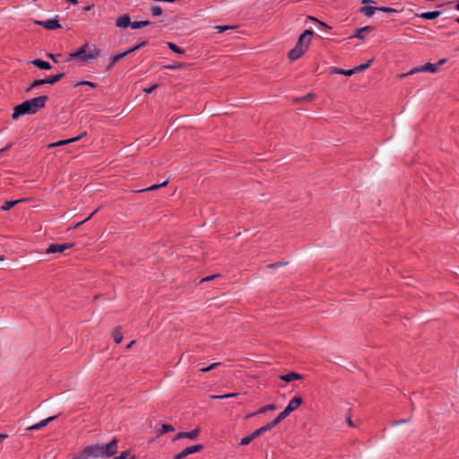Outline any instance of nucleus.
<instances>
[{"instance_id": "ea45409f", "label": "nucleus", "mask_w": 459, "mask_h": 459, "mask_svg": "<svg viewBox=\"0 0 459 459\" xmlns=\"http://www.w3.org/2000/svg\"><path fill=\"white\" fill-rule=\"evenodd\" d=\"M254 439H255V437H253V434L251 433L249 436H247V437H243L240 440L239 445L240 446H247V445H248Z\"/></svg>"}, {"instance_id": "bb28decb", "label": "nucleus", "mask_w": 459, "mask_h": 459, "mask_svg": "<svg viewBox=\"0 0 459 459\" xmlns=\"http://www.w3.org/2000/svg\"><path fill=\"white\" fill-rule=\"evenodd\" d=\"M22 202V200H15V201H6L2 206L1 210L3 211H8L11 208L14 207L18 203Z\"/></svg>"}, {"instance_id": "dca6fc26", "label": "nucleus", "mask_w": 459, "mask_h": 459, "mask_svg": "<svg viewBox=\"0 0 459 459\" xmlns=\"http://www.w3.org/2000/svg\"><path fill=\"white\" fill-rule=\"evenodd\" d=\"M84 135H86V132H84L81 135H78V136L74 137V138H70V139H67V140H62V141H58L56 143H50V144L48 145V148H52V147H56V146H61V145H65V144H67V143H71L78 141L79 139H81Z\"/></svg>"}, {"instance_id": "7c9ffc66", "label": "nucleus", "mask_w": 459, "mask_h": 459, "mask_svg": "<svg viewBox=\"0 0 459 459\" xmlns=\"http://www.w3.org/2000/svg\"><path fill=\"white\" fill-rule=\"evenodd\" d=\"M174 431H175V428L172 425L162 424L161 429L159 431V435H164L165 433L174 432Z\"/></svg>"}, {"instance_id": "5701e85b", "label": "nucleus", "mask_w": 459, "mask_h": 459, "mask_svg": "<svg viewBox=\"0 0 459 459\" xmlns=\"http://www.w3.org/2000/svg\"><path fill=\"white\" fill-rule=\"evenodd\" d=\"M331 74H343L345 76H351L355 74V71L352 69L349 70H343L342 68L333 67L331 68Z\"/></svg>"}, {"instance_id": "4be33fe9", "label": "nucleus", "mask_w": 459, "mask_h": 459, "mask_svg": "<svg viewBox=\"0 0 459 459\" xmlns=\"http://www.w3.org/2000/svg\"><path fill=\"white\" fill-rule=\"evenodd\" d=\"M378 7L366 5L359 9V13L364 14L367 17H371L376 11H377Z\"/></svg>"}, {"instance_id": "052dcab7", "label": "nucleus", "mask_w": 459, "mask_h": 459, "mask_svg": "<svg viewBox=\"0 0 459 459\" xmlns=\"http://www.w3.org/2000/svg\"><path fill=\"white\" fill-rule=\"evenodd\" d=\"M134 342H135V341H134V340L131 341V342L127 344L126 349H130V348L133 346V344H134Z\"/></svg>"}, {"instance_id": "f704fd0d", "label": "nucleus", "mask_w": 459, "mask_h": 459, "mask_svg": "<svg viewBox=\"0 0 459 459\" xmlns=\"http://www.w3.org/2000/svg\"><path fill=\"white\" fill-rule=\"evenodd\" d=\"M283 420V419H281L280 417V414L274 419L272 421L268 422L266 425V428H268V429H272L273 427H275L276 425H278L280 422H281Z\"/></svg>"}, {"instance_id": "79ce46f5", "label": "nucleus", "mask_w": 459, "mask_h": 459, "mask_svg": "<svg viewBox=\"0 0 459 459\" xmlns=\"http://www.w3.org/2000/svg\"><path fill=\"white\" fill-rule=\"evenodd\" d=\"M220 365H221V362H215V363H212V364H211L210 366H208L206 368H201L200 371L203 372V373L209 372L212 369L216 368Z\"/></svg>"}, {"instance_id": "e2e57ef3", "label": "nucleus", "mask_w": 459, "mask_h": 459, "mask_svg": "<svg viewBox=\"0 0 459 459\" xmlns=\"http://www.w3.org/2000/svg\"><path fill=\"white\" fill-rule=\"evenodd\" d=\"M68 3L72 4H77L78 2L77 0H66Z\"/></svg>"}, {"instance_id": "49530a36", "label": "nucleus", "mask_w": 459, "mask_h": 459, "mask_svg": "<svg viewBox=\"0 0 459 459\" xmlns=\"http://www.w3.org/2000/svg\"><path fill=\"white\" fill-rule=\"evenodd\" d=\"M287 264H288V262H277V263H274V264H269L267 265V268L268 269H273V268L280 267V266H282V265H286Z\"/></svg>"}, {"instance_id": "de8ad7c7", "label": "nucleus", "mask_w": 459, "mask_h": 459, "mask_svg": "<svg viewBox=\"0 0 459 459\" xmlns=\"http://www.w3.org/2000/svg\"><path fill=\"white\" fill-rule=\"evenodd\" d=\"M158 88V84H153L152 85L151 87H148V88H144L143 91L149 94V93H152L154 90H156Z\"/></svg>"}, {"instance_id": "69168bd1", "label": "nucleus", "mask_w": 459, "mask_h": 459, "mask_svg": "<svg viewBox=\"0 0 459 459\" xmlns=\"http://www.w3.org/2000/svg\"><path fill=\"white\" fill-rule=\"evenodd\" d=\"M319 23H320L324 28L330 29V27H329L327 24H325V22H319Z\"/></svg>"}, {"instance_id": "9d476101", "label": "nucleus", "mask_w": 459, "mask_h": 459, "mask_svg": "<svg viewBox=\"0 0 459 459\" xmlns=\"http://www.w3.org/2000/svg\"><path fill=\"white\" fill-rule=\"evenodd\" d=\"M34 23L39 26H42L43 28L53 30L61 28V24L59 23L58 20L56 18L50 19L48 21H39L35 20Z\"/></svg>"}, {"instance_id": "c9c22d12", "label": "nucleus", "mask_w": 459, "mask_h": 459, "mask_svg": "<svg viewBox=\"0 0 459 459\" xmlns=\"http://www.w3.org/2000/svg\"><path fill=\"white\" fill-rule=\"evenodd\" d=\"M152 16H160L162 14V8L159 5H152L150 8Z\"/></svg>"}, {"instance_id": "a19ab883", "label": "nucleus", "mask_w": 459, "mask_h": 459, "mask_svg": "<svg viewBox=\"0 0 459 459\" xmlns=\"http://www.w3.org/2000/svg\"><path fill=\"white\" fill-rule=\"evenodd\" d=\"M81 85H87L91 88H96L97 84L95 82H90V81H80L74 84V87L81 86Z\"/></svg>"}, {"instance_id": "a18cd8bd", "label": "nucleus", "mask_w": 459, "mask_h": 459, "mask_svg": "<svg viewBox=\"0 0 459 459\" xmlns=\"http://www.w3.org/2000/svg\"><path fill=\"white\" fill-rule=\"evenodd\" d=\"M185 65L182 64V63H178V62H175L174 64L172 65H166L165 68L167 69H178V68H182L184 67Z\"/></svg>"}, {"instance_id": "6e6d98bb", "label": "nucleus", "mask_w": 459, "mask_h": 459, "mask_svg": "<svg viewBox=\"0 0 459 459\" xmlns=\"http://www.w3.org/2000/svg\"><path fill=\"white\" fill-rule=\"evenodd\" d=\"M12 145H13V143H8L5 147H4V148H2V149L0 150V153H2V152H4L7 151L9 148H11V147H12Z\"/></svg>"}, {"instance_id": "0e129e2a", "label": "nucleus", "mask_w": 459, "mask_h": 459, "mask_svg": "<svg viewBox=\"0 0 459 459\" xmlns=\"http://www.w3.org/2000/svg\"><path fill=\"white\" fill-rule=\"evenodd\" d=\"M319 23H320L324 28L330 29V27H329L327 24H325V22H319Z\"/></svg>"}, {"instance_id": "20e7f679", "label": "nucleus", "mask_w": 459, "mask_h": 459, "mask_svg": "<svg viewBox=\"0 0 459 459\" xmlns=\"http://www.w3.org/2000/svg\"><path fill=\"white\" fill-rule=\"evenodd\" d=\"M88 48H89V44L85 43L77 51L70 53L68 55V57H67L66 61H70V60H73V59H75V58H79L82 63L88 62L89 61L88 57H87V53H88L87 49H88Z\"/></svg>"}, {"instance_id": "c03bdc74", "label": "nucleus", "mask_w": 459, "mask_h": 459, "mask_svg": "<svg viewBox=\"0 0 459 459\" xmlns=\"http://www.w3.org/2000/svg\"><path fill=\"white\" fill-rule=\"evenodd\" d=\"M377 11H380V12H383V13H396L397 11L394 8H391V7H387V6H380L377 8Z\"/></svg>"}, {"instance_id": "aec40b11", "label": "nucleus", "mask_w": 459, "mask_h": 459, "mask_svg": "<svg viewBox=\"0 0 459 459\" xmlns=\"http://www.w3.org/2000/svg\"><path fill=\"white\" fill-rule=\"evenodd\" d=\"M112 337L116 343H120L123 340L122 328L121 326H117L112 331Z\"/></svg>"}, {"instance_id": "c85d7f7f", "label": "nucleus", "mask_w": 459, "mask_h": 459, "mask_svg": "<svg viewBox=\"0 0 459 459\" xmlns=\"http://www.w3.org/2000/svg\"><path fill=\"white\" fill-rule=\"evenodd\" d=\"M100 55V49L94 47L92 49L89 50L87 53L88 60L95 59Z\"/></svg>"}, {"instance_id": "13d9d810", "label": "nucleus", "mask_w": 459, "mask_h": 459, "mask_svg": "<svg viewBox=\"0 0 459 459\" xmlns=\"http://www.w3.org/2000/svg\"><path fill=\"white\" fill-rule=\"evenodd\" d=\"M257 414H258V413H256V411H255V412H253V413H250V414H247V415L245 417V419H249V418L254 417V416H255V415H257Z\"/></svg>"}, {"instance_id": "6e6552de", "label": "nucleus", "mask_w": 459, "mask_h": 459, "mask_svg": "<svg viewBox=\"0 0 459 459\" xmlns=\"http://www.w3.org/2000/svg\"><path fill=\"white\" fill-rule=\"evenodd\" d=\"M104 445H91L85 447V453H88L89 457H106L104 455Z\"/></svg>"}, {"instance_id": "603ef678", "label": "nucleus", "mask_w": 459, "mask_h": 459, "mask_svg": "<svg viewBox=\"0 0 459 459\" xmlns=\"http://www.w3.org/2000/svg\"><path fill=\"white\" fill-rule=\"evenodd\" d=\"M230 26H216L215 29L218 30L219 32H223L224 30L230 29Z\"/></svg>"}, {"instance_id": "f257e3e1", "label": "nucleus", "mask_w": 459, "mask_h": 459, "mask_svg": "<svg viewBox=\"0 0 459 459\" xmlns=\"http://www.w3.org/2000/svg\"><path fill=\"white\" fill-rule=\"evenodd\" d=\"M48 100V95H41L23 101L13 108L12 118L16 120L21 116L36 114L39 109L45 108Z\"/></svg>"}, {"instance_id": "bf43d9fd", "label": "nucleus", "mask_w": 459, "mask_h": 459, "mask_svg": "<svg viewBox=\"0 0 459 459\" xmlns=\"http://www.w3.org/2000/svg\"><path fill=\"white\" fill-rule=\"evenodd\" d=\"M7 437L6 434H0V443Z\"/></svg>"}, {"instance_id": "72a5a7b5", "label": "nucleus", "mask_w": 459, "mask_h": 459, "mask_svg": "<svg viewBox=\"0 0 459 459\" xmlns=\"http://www.w3.org/2000/svg\"><path fill=\"white\" fill-rule=\"evenodd\" d=\"M276 409V405L274 403H270L265 406L261 407L256 413H264L268 411H274Z\"/></svg>"}, {"instance_id": "f8f14e48", "label": "nucleus", "mask_w": 459, "mask_h": 459, "mask_svg": "<svg viewBox=\"0 0 459 459\" xmlns=\"http://www.w3.org/2000/svg\"><path fill=\"white\" fill-rule=\"evenodd\" d=\"M200 433V428L196 427L195 429L189 432H178L174 437V441L180 438L195 439Z\"/></svg>"}, {"instance_id": "774afa93", "label": "nucleus", "mask_w": 459, "mask_h": 459, "mask_svg": "<svg viewBox=\"0 0 459 459\" xmlns=\"http://www.w3.org/2000/svg\"><path fill=\"white\" fill-rule=\"evenodd\" d=\"M411 411H414V403L412 402L411 403Z\"/></svg>"}, {"instance_id": "2eb2a0df", "label": "nucleus", "mask_w": 459, "mask_h": 459, "mask_svg": "<svg viewBox=\"0 0 459 459\" xmlns=\"http://www.w3.org/2000/svg\"><path fill=\"white\" fill-rule=\"evenodd\" d=\"M303 377H304L302 375L296 373L294 371L280 376V379L287 383L291 382L293 380H300L303 379Z\"/></svg>"}, {"instance_id": "a878e982", "label": "nucleus", "mask_w": 459, "mask_h": 459, "mask_svg": "<svg viewBox=\"0 0 459 459\" xmlns=\"http://www.w3.org/2000/svg\"><path fill=\"white\" fill-rule=\"evenodd\" d=\"M46 84L45 79L34 80L30 85L25 90L26 92H30L33 88Z\"/></svg>"}, {"instance_id": "37998d69", "label": "nucleus", "mask_w": 459, "mask_h": 459, "mask_svg": "<svg viewBox=\"0 0 459 459\" xmlns=\"http://www.w3.org/2000/svg\"><path fill=\"white\" fill-rule=\"evenodd\" d=\"M89 457L88 453H85V448L79 454L74 455L72 459H86Z\"/></svg>"}, {"instance_id": "4d7b16f0", "label": "nucleus", "mask_w": 459, "mask_h": 459, "mask_svg": "<svg viewBox=\"0 0 459 459\" xmlns=\"http://www.w3.org/2000/svg\"><path fill=\"white\" fill-rule=\"evenodd\" d=\"M361 4H376L374 0H361Z\"/></svg>"}, {"instance_id": "864d4df0", "label": "nucleus", "mask_w": 459, "mask_h": 459, "mask_svg": "<svg viewBox=\"0 0 459 459\" xmlns=\"http://www.w3.org/2000/svg\"><path fill=\"white\" fill-rule=\"evenodd\" d=\"M346 422H347V424H348L349 426H351V427H354V426H355V425H354V423H353V421H352V420H351V416H349V417H347V418H346Z\"/></svg>"}, {"instance_id": "1a4fd4ad", "label": "nucleus", "mask_w": 459, "mask_h": 459, "mask_svg": "<svg viewBox=\"0 0 459 459\" xmlns=\"http://www.w3.org/2000/svg\"><path fill=\"white\" fill-rule=\"evenodd\" d=\"M147 45V41H142L141 43L135 45L134 47L127 49L126 51L123 52V53H120V54H117V55H115V56H112L110 57V60L112 61V63L117 64L118 61H120L123 57H125L126 56L140 49L141 48H143V46Z\"/></svg>"}, {"instance_id": "3c124183", "label": "nucleus", "mask_w": 459, "mask_h": 459, "mask_svg": "<svg viewBox=\"0 0 459 459\" xmlns=\"http://www.w3.org/2000/svg\"><path fill=\"white\" fill-rule=\"evenodd\" d=\"M219 276H220V274H214V275L207 276V277H205V278L202 279V280H201V282H203V281H211V280L215 279V278H217V277H219Z\"/></svg>"}, {"instance_id": "2f4dec72", "label": "nucleus", "mask_w": 459, "mask_h": 459, "mask_svg": "<svg viewBox=\"0 0 459 459\" xmlns=\"http://www.w3.org/2000/svg\"><path fill=\"white\" fill-rule=\"evenodd\" d=\"M100 209V207H98L96 210H94L86 219H84L83 221H79L77 222L76 224H74L73 227L69 228V230H74V229H77L79 228L81 225H82L83 223H85L86 221H88Z\"/></svg>"}, {"instance_id": "680f3d73", "label": "nucleus", "mask_w": 459, "mask_h": 459, "mask_svg": "<svg viewBox=\"0 0 459 459\" xmlns=\"http://www.w3.org/2000/svg\"><path fill=\"white\" fill-rule=\"evenodd\" d=\"M113 65H114V63H112V61L110 60V61H109V64H108V66H107V70L111 69V67H112Z\"/></svg>"}, {"instance_id": "4468645a", "label": "nucleus", "mask_w": 459, "mask_h": 459, "mask_svg": "<svg viewBox=\"0 0 459 459\" xmlns=\"http://www.w3.org/2000/svg\"><path fill=\"white\" fill-rule=\"evenodd\" d=\"M131 24L132 22L130 21V16L128 14H123L116 20V26L119 28L131 27Z\"/></svg>"}, {"instance_id": "8fccbe9b", "label": "nucleus", "mask_w": 459, "mask_h": 459, "mask_svg": "<svg viewBox=\"0 0 459 459\" xmlns=\"http://www.w3.org/2000/svg\"><path fill=\"white\" fill-rule=\"evenodd\" d=\"M410 421V419H402V420H394L391 423L392 426H395V425H398V424H402V423H407Z\"/></svg>"}, {"instance_id": "c756f323", "label": "nucleus", "mask_w": 459, "mask_h": 459, "mask_svg": "<svg viewBox=\"0 0 459 459\" xmlns=\"http://www.w3.org/2000/svg\"><path fill=\"white\" fill-rule=\"evenodd\" d=\"M167 45H168V48H169L171 51H173V52H175V53H177V54H180V55L185 54V49H183V48H179V47H178V46H177L176 44H174V43H172V42H168V43H167Z\"/></svg>"}, {"instance_id": "423d86ee", "label": "nucleus", "mask_w": 459, "mask_h": 459, "mask_svg": "<svg viewBox=\"0 0 459 459\" xmlns=\"http://www.w3.org/2000/svg\"><path fill=\"white\" fill-rule=\"evenodd\" d=\"M204 449V446L201 444H196L183 449L180 453L174 455L173 459H183L189 455L200 452Z\"/></svg>"}, {"instance_id": "5fc2aeb1", "label": "nucleus", "mask_w": 459, "mask_h": 459, "mask_svg": "<svg viewBox=\"0 0 459 459\" xmlns=\"http://www.w3.org/2000/svg\"><path fill=\"white\" fill-rule=\"evenodd\" d=\"M446 61H447V59H446V58H443V59H440V60H439L437 63H436V64H437V65H438V68H439L441 65H443L444 64H446Z\"/></svg>"}, {"instance_id": "e433bc0d", "label": "nucleus", "mask_w": 459, "mask_h": 459, "mask_svg": "<svg viewBox=\"0 0 459 459\" xmlns=\"http://www.w3.org/2000/svg\"><path fill=\"white\" fill-rule=\"evenodd\" d=\"M115 459H135L134 455H132L130 451H124L118 456H116Z\"/></svg>"}, {"instance_id": "9b49d317", "label": "nucleus", "mask_w": 459, "mask_h": 459, "mask_svg": "<svg viewBox=\"0 0 459 459\" xmlns=\"http://www.w3.org/2000/svg\"><path fill=\"white\" fill-rule=\"evenodd\" d=\"M104 455L106 457L113 456L117 454V439L114 437L110 442L104 445Z\"/></svg>"}, {"instance_id": "09e8293b", "label": "nucleus", "mask_w": 459, "mask_h": 459, "mask_svg": "<svg viewBox=\"0 0 459 459\" xmlns=\"http://www.w3.org/2000/svg\"><path fill=\"white\" fill-rule=\"evenodd\" d=\"M47 56L48 58L52 59L55 63H57L58 62L57 57L61 56V54L54 55V54L48 53V54H47Z\"/></svg>"}, {"instance_id": "4c0bfd02", "label": "nucleus", "mask_w": 459, "mask_h": 459, "mask_svg": "<svg viewBox=\"0 0 459 459\" xmlns=\"http://www.w3.org/2000/svg\"><path fill=\"white\" fill-rule=\"evenodd\" d=\"M266 431H269L268 428H266V425L255 429L252 434L255 438L258 437L262 434L265 433Z\"/></svg>"}, {"instance_id": "6ab92c4d", "label": "nucleus", "mask_w": 459, "mask_h": 459, "mask_svg": "<svg viewBox=\"0 0 459 459\" xmlns=\"http://www.w3.org/2000/svg\"><path fill=\"white\" fill-rule=\"evenodd\" d=\"M31 64L41 70H49L52 67L48 62L41 59H34L31 61Z\"/></svg>"}, {"instance_id": "f3484780", "label": "nucleus", "mask_w": 459, "mask_h": 459, "mask_svg": "<svg viewBox=\"0 0 459 459\" xmlns=\"http://www.w3.org/2000/svg\"><path fill=\"white\" fill-rule=\"evenodd\" d=\"M441 14L440 11L425 12L421 13H416L417 17H420L424 20H434L439 17Z\"/></svg>"}, {"instance_id": "412c9836", "label": "nucleus", "mask_w": 459, "mask_h": 459, "mask_svg": "<svg viewBox=\"0 0 459 459\" xmlns=\"http://www.w3.org/2000/svg\"><path fill=\"white\" fill-rule=\"evenodd\" d=\"M65 77L64 73H59L57 74H52L45 78L46 83L48 84H55L56 82H59L62 78Z\"/></svg>"}, {"instance_id": "a211bd4d", "label": "nucleus", "mask_w": 459, "mask_h": 459, "mask_svg": "<svg viewBox=\"0 0 459 459\" xmlns=\"http://www.w3.org/2000/svg\"><path fill=\"white\" fill-rule=\"evenodd\" d=\"M373 30H374V27L369 26V25L357 29L355 34L353 36H351V38H358L359 39H365L364 33L372 31Z\"/></svg>"}, {"instance_id": "338daca9", "label": "nucleus", "mask_w": 459, "mask_h": 459, "mask_svg": "<svg viewBox=\"0 0 459 459\" xmlns=\"http://www.w3.org/2000/svg\"><path fill=\"white\" fill-rule=\"evenodd\" d=\"M91 6H92V5H88V6L84 7V10H85V11H89V10H91Z\"/></svg>"}, {"instance_id": "58836bf2", "label": "nucleus", "mask_w": 459, "mask_h": 459, "mask_svg": "<svg viewBox=\"0 0 459 459\" xmlns=\"http://www.w3.org/2000/svg\"><path fill=\"white\" fill-rule=\"evenodd\" d=\"M239 394L238 393H229L222 395H212V399H225V398H231V397H237Z\"/></svg>"}, {"instance_id": "cd10ccee", "label": "nucleus", "mask_w": 459, "mask_h": 459, "mask_svg": "<svg viewBox=\"0 0 459 459\" xmlns=\"http://www.w3.org/2000/svg\"><path fill=\"white\" fill-rule=\"evenodd\" d=\"M373 62H374V58H371L367 63L359 65L358 66H355L353 68V70L355 71V74L368 68Z\"/></svg>"}, {"instance_id": "473e14b6", "label": "nucleus", "mask_w": 459, "mask_h": 459, "mask_svg": "<svg viewBox=\"0 0 459 459\" xmlns=\"http://www.w3.org/2000/svg\"><path fill=\"white\" fill-rule=\"evenodd\" d=\"M152 22L150 21H140V22H133L131 24L132 29H141L143 27H145Z\"/></svg>"}, {"instance_id": "ddd939ff", "label": "nucleus", "mask_w": 459, "mask_h": 459, "mask_svg": "<svg viewBox=\"0 0 459 459\" xmlns=\"http://www.w3.org/2000/svg\"><path fill=\"white\" fill-rule=\"evenodd\" d=\"M57 417H58V415L48 417V418L41 420L39 423H36L34 425H31V426L28 427L27 430H38V429H40L43 427L47 426L49 422H51L52 420L56 419Z\"/></svg>"}, {"instance_id": "7ed1b4c3", "label": "nucleus", "mask_w": 459, "mask_h": 459, "mask_svg": "<svg viewBox=\"0 0 459 459\" xmlns=\"http://www.w3.org/2000/svg\"><path fill=\"white\" fill-rule=\"evenodd\" d=\"M303 403V399L300 396H295L292 398L286 408L281 412L280 417L281 419H286L292 411L297 410Z\"/></svg>"}, {"instance_id": "f03ea898", "label": "nucleus", "mask_w": 459, "mask_h": 459, "mask_svg": "<svg viewBox=\"0 0 459 459\" xmlns=\"http://www.w3.org/2000/svg\"><path fill=\"white\" fill-rule=\"evenodd\" d=\"M313 34L314 31L312 30H305L299 35L295 47L288 52L287 56L290 61H295L305 54L309 47Z\"/></svg>"}, {"instance_id": "b1692460", "label": "nucleus", "mask_w": 459, "mask_h": 459, "mask_svg": "<svg viewBox=\"0 0 459 459\" xmlns=\"http://www.w3.org/2000/svg\"><path fill=\"white\" fill-rule=\"evenodd\" d=\"M169 183V180H165L164 182L160 183V184H154L147 188H144V189H141V190H137L136 192L137 193H142V192H146V191H154V190H157L160 187H163V186H166Z\"/></svg>"}, {"instance_id": "0eeeda50", "label": "nucleus", "mask_w": 459, "mask_h": 459, "mask_svg": "<svg viewBox=\"0 0 459 459\" xmlns=\"http://www.w3.org/2000/svg\"><path fill=\"white\" fill-rule=\"evenodd\" d=\"M74 246V243H65V244H50L48 247L46 249V254H55V253H63L64 251L73 247Z\"/></svg>"}, {"instance_id": "393cba45", "label": "nucleus", "mask_w": 459, "mask_h": 459, "mask_svg": "<svg viewBox=\"0 0 459 459\" xmlns=\"http://www.w3.org/2000/svg\"><path fill=\"white\" fill-rule=\"evenodd\" d=\"M315 97H316V95L314 93H308V94H307L304 97L295 98L293 100V101L296 102V103L300 102V101L310 102V101H312L315 99Z\"/></svg>"}, {"instance_id": "39448f33", "label": "nucleus", "mask_w": 459, "mask_h": 459, "mask_svg": "<svg viewBox=\"0 0 459 459\" xmlns=\"http://www.w3.org/2000/svg\"><path fill=\"white\" fill-rule=\"evenodd\" d=\"M438 70L437 64L426 63L424 65L412 68L409 73L400 74V77H404L409 74H412L418 72H430L436 73Z\"/></svg>"}]
</instances>
